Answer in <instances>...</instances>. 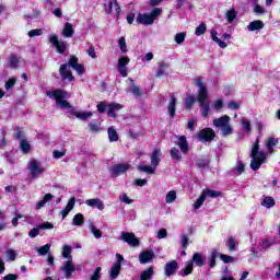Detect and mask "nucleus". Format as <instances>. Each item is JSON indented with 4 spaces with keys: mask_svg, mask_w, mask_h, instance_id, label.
<instances>
[{
    "mask_svg": "<svg viewBox=\"0 0 280 280\" xmlns=\"http://www.w3.org/2000/svg\"><path fill=\"white\" fill-rule=\"evenodd\" d=\"M46 95H48L50 97V100H55V102H56L57 106H59V108L71 109V112H70L71 115L77 117V119L86 121L88 119H91V117H93L92 112L74 110L73 107L71 106V104L69 102H67V100H69V97H71V95L69 93H67V91H63V90L47 91Z\"/></svg>",
    "mask_w": 280,
    "mask_h": 280,
    "instance_id": "1",
    "label": "nucleus"
},
{
    "mask_svg": "<svg viewBox=\"0 0 280 280\" xmlns=\"http://www.w3.org/2000/svg\"><path fill=\"white\" fill-rule=\"evenodd\" d=\"M195 84L198 86L197 102L200 106L201 117H209V112L211 110V101H209V92L205 82L201 78L195 79Z\"/></svg>",
    "mask_w": 280,
    "mask_h": 280,
    "instance_id": "2",
    "label": "nucleus"
},
{
    "mask_svg": "<svg viewBox=\"0 0 280 280\" xmlns=\"http://www.w3.org/2000/svg\"><path fill=\"white\" fill-rule=\"evenodd\" d=\"M250 159V168L253 172H257L268 159L266 152L259 151V138L253 143Z\"/></svg>",
    "mask_w": 280,
    "mask_h": 280,
    "instance_id": "3",
    "label": "nucleus"
},
{
    "mask_svg": "<svg viewBox=\"0 0 280 280\" xmlns=\"http://www.w3.org/2000/svg\"><path fill=\"white\" fill-rule=\"evenodd\" d=\"M212 124L214 128L220 130L222 137H230V135H233V126H231V117L229 115L215 118Z\"/></svg>",
    "mask_w": 280,
    "mask_h": 280,
    "instance_id": "4",
    "label": "nucleus"
},
{
    "mask_svg": "<svg viewBox=\"0 0 280 280\" xmlns=\"http://www.w3.org/2000/svg\"><path fill=\"white\" fill-rule=\"evenodd\" d=\"M161 14H163V9L154 8L151 13H139L136 21L140 25H153Z\"/></svg>",
    "mask_w": 280,
    "mask_h": 280,
    "instance_id": "5",
    "label": "nucleus"
},
{
    "mask_svg": "<svg viewBox=\"0 0 280 280\" xmlns=\"http://www.w3.org/2000/svg\"><path fill=\"white\" fill-rule=\"evenodd\" d=\"M159 163H161V149H155L151 154V166L139 165L138 170L145 174H154L156 172V167H159Z\"/></svg>",
    "mask_w": 280,
    "mask_h": 280,
    "instance_id": "6",
    "label": "nucleus"
},
{
    "mask_svg": "<svg viewBox=\"0 0 280 280\" xmlns=\"http://www.w3.org/2000/svg\"><path fill=\"white\" fill-rule=\"evenodd\" d=\"M106 108H107V115L109 117H117V114H115V110H121V108H124V105L119 104V103H110L108 105L104 104V103H100L97 105V110L98 113H106Z\"/></svg>",
    "mask_w": 280,
    "mask_h": 280,
    "instance_id": "7",
    "label": "nucleus"
},
{
    "mask_svg": "<svg viewBox=\"0 0 280 280\" xmlns=\"http://www.w3.org/2000/svg\"><path fill=\"white\" fill-rule=\"evenodd\" d=\"M28 170L32 178H38L40 174L45 173V167L37 160H31L28 162Z\"/></svg>",
    "mask_w": 280,
    "mask_h": 280,
    "instance_id": "8",
    "label": "nucleus"
},
{
    "mask_svg": "<svg viewBox=\"0 0 280 280\" xmlns=\"http://www.w3.org/2000/svg\"><path fill=\"white\" fill-rule=\"evenodd\" d=\"M197 137L201 143H211L215 139V131L212 128H205L198 132Z\"/></svg>",
    "mask_w": 280,
    "mask_h": 280,
    "instance_id": "9",
    "label": "nucleus"
},
{
    "mask_svg": "<svg viewBox=\"0 0 280 280\" xmlns=\"http://www.w3.org/2000/svg\"><path fill=\"white\" fill-rule=\"evenodd\" d=\"M130 167H132V165H130L129 163L115 164L112 166V176H114V178H117V176H121V174H126V172H128Z\"/></svg>",
    "mask_w": 280,
    "mask_h": 280,
    "instance_id": "10",
    "label": "nucleus"
},
{
    "mask_svg": "<svg viewBox=\"0 0 280 280\" xmlns=\"http://www.w3.org/2000/svg\"><path fill=\"white\" fill-rule=\"evenodd\" d=\"M59 73L62 80H68V82H73V80H75V77H73V72H71V69H69V66L67 63L60 66Z\"/></svg>",
    "mask_w": 280,
    "mask_h": 280,
    "instance_id": "11",
    "label": "nucleus"
},
{
    "mask_svg": "<svg viewBox=\"0 0 280 280\" xmlns=\"http://www.w3.org/2000/svg\"><path fill=\"white\" fill-rule=\"evenodd\" d=\"M121 240L122 242H126L127 244H129V246H133V247L139 246V238L135 236V233L122 232Z\"/></svg>",
    "mask_w": 280,
    "mask_h": 280,
    "instance_id": "12",
    "label": "nucleus"
},
{
    "mask_svg": "<svg viewBox=\"0 0 280 280\" xmlns=\"http://www.w3.org/2000/svg\"><path fill=\"white\" fill-rule=\"evenodd\" d=\"M49 40L54 47H56L57 51L59 54H65V50L67 49V43L58 40V36L51 35L49 37Z\"/></svg>",
    "mask_w": 280,
    "mask_h": 280,
    "instance_id": "13",
    "label": "nucleus"
},
{
    "mask_svg": "<svg viewBox=\"0 0 280 280\" xmlns=\"http://www.w3.org/2000/svg\"><path fill=\"white\" fill-rule=\"evenodd\" d=\"M85 205L92 209H98V211H104L105 209L104 201L100 198L86 199Z\"/></svg>",
    "mask_w": 280,
    "mask_h": 280,
    "instance_id": "14",
    "label": "nucleus"
},
{
    "mask_svg": "<svg viewBox=\"0 0 280 280\" xmlns=\"http://www.w3.org/2000/svg\"><path fill=\"white\" fill-rule=\"evenodd\" d=\"M61 272H65L66 279H71V273L75 272V265H73V260H68L60 268Z\"/></svg>",
    "mask_w": 280,
    "mask_h": 280,
    "instance_id": "15",
    "label": "nucleus"
},
{
    "mask_svg": "<svg viewBox=\"0 0 280 280\" xmlns=\"http://www.w3.org/2000/svg\"><path fill=\"white\" fill-rule=\"evenodd\" d=\"M278 143H279L278 138H267L265 140V148H267V152L269 154H275V148H277Z\"/></svg>",
    "mask_w": 280,
    "mask_h": 280,
    "instance_id": "16",
    "label": "nucleus"
},
{
    "mask_svg": "<svg viewBox=\"0 0 280 280\" xmlns=\"http://www.w3.org/2000/svg\"><path fill=\"white\" fill-rule=\"evenodd\" d=\"M154 259V252L152 250H145L140 253L139 255V261L140 264H150Z\"/></svg>",
    "mask_w": 280,
    "mask_h": 280,
    "instance_id": "17",
    "label": "nucleus"
},
{
    "mask_svg": "<svg viewBox=\"0 0 280 280\" xmlns=\"http://www.w3.org/2000/svg\"><path fill=\"white\" fill-rule=\"evenodd\" d=\"M164 270H165L166 277H172V275H174V272H176V270H178V261H176V260L168 261L165 265Z\"/></svg>",
    "mask_w": 280,
    "mask_h": 280,
    "instance_id": "18",
    "label": "nucleus"
},
{
    "mask_svg": "<svg viewBox=\"0 0 280 280\" xmlns=\"http://www.w3.org/2000/svg\"><path fill=\"white\" fill-rule=\"evenodd\" d=\"M176 145L180 149L183 154H187L189 152V143L187 142V138L185 136H180Z\"/></svg>",
    "mask_w": 280,
    "mask_h": 280,
    "instance_id": "19",
    "label": "nucleus"
},
{
    "mask_svg": "<svg viewBox=\"0 0 280 280\" xmlns=\"http://www.w3.org/2000/svg\"><path fill=\"white\" fill-rule=\"evenodd\" d=\"M75 207V198H70V200L68 201L66 208L61 211V215L62 218H67L69 215L70 211H73V208Z\"/></svg>",
    "mask_w": 280,
    "mask_h": 280,
    "instance_id": "20",
    "label": "nucleus"
},
{
    "mask_svg": "<svg viewBox=\"0 0 280 280\" xmlns=\"http://www.w3.org/2000/svg\"><path fill=\"white\" fill-rule=\"evenodd\" d=\"M210 35H211L212 40H213L214 43H217V45H219V47H221V49H226V47H228L226 42H224V40H222V39H220V38L218 37V31L212 30V31L210 32Z\"/></svg>",
    "mask_w": 280,
    "mask_h": 280,
    "instance_id": "21",
    "label": "nucleus"
},
{
    "mask_svg": "<svg viewBox=\"0 0 280 280\" xmlns=\"http://www.w3.org/2000/svg\"><path fill=\"white\" fill-rule=\"evenodd\" d=\"M247 30L249 32H257V30H264V22L260 21V20H256L254 22H250L248 25H247Z\"/></svg>",
    "mask_w": 280,
    "mask_h": 280,
    "instance_id": "22",
    "label": "nucleus"
},
{
    "mask_svg": "<svg viewBox=\"0 0 280 280\" xmlns=\"http://www.w3.org/2000/svg\"><path fill=\"white\" fill-rule=\"evenodd\" d=\"M190 261L198 266V268H202V266H205V256H202L200 253H195L192 255V260Z\"/></svg>",
    "mask_w": 280,
    "mask_h": 280,
    "instance_id": "23",
    "label": "nucleus"
},
{
    "mask_svg": "<svg viewBox=\"0 0 280 280\" xmlns=\"http://www.w3.org/2000/svg\"><path fill=\"white\" fill-rule=\"evenodd\" d=\"M220 252H218V249H212L210 255L208 256V260H209V266L210 268H215V259H218V257H220Z\"/></svg>",
    "mask_w": 280,
    "mask_h": 280,
    "instance_id": "24",
    "label": "nucleus"
},
{
    "mask_svg": "<svg viewBox=\"0 0 280 280\" xmlns=\"http://www.w3.org/2000/svg\"><path fill=\"white\" fill-rule=\"evenodd\" d=\"M54 198V195L51 194H46L44 196V198L42 200H39L35 207V209L37 211H39V209H43V207H45L47 205V202H50V200Z\"/></svg>",
    "mask_w": 280,
    "mask_h": 280,
    "instance_id": "25",
    "label": "nucleus"
},
{
    "mask_svg": "<svg viewBox=\"0 0 280 280\" xmlns=\"http://www.w3.org/2000/svg\"><path fill=\"white\" fill-rule=\"evenodd\" d=\"M194 272V261L189 260L186 262V267L179 271L182 277H187Z\"/></svg>",
    "mask_w": 280,
    "mask_h": 280,
    "instance_id": "26",
    "label": "nucleus"
},
{
    "mask_svg": "<svg viewBox=\"0 0 280 280\" xmlns=\"http://www.w3.org/2000/svg\"><path fill=\"white\" fill-rule=\"evenodd\" d=\"M152 277H154V268L149 267L148 269L143 270L140 273V280H152Z\"/></svg>",
    "mask_w": 280,
    "mask_h": 280,
    "instance_id": "27",
    "label": "nucleus"
},
{
    "mask_svg": "<svg viewBox=\"0 0 280 280\" xmlns=\"http://www.w3.org/2000/svg\"><path fill=\"white\" fill-rule=\"evenodd\" d=\"M167 110L171 117H174L176 115V96H171Z\"/></svg>",
    "mask_w": 280,
    "mask_h": 280,
    "instance_id": "28",
    "label": "nucleus"
},
{
    "mask_svg": "<svg viewBox=\"0 0 280 280\" xmlns=\"http://www.w3.org/2000/svg\"><path fill=\"white\" fill-rule=\"evenodd\" d=\"M203 198H218L220 196H222V192L218 191V190H213V189H205L202 192Z\"/></svg>",
    "mask_w": 280,
    "mask_h": 280,
    "instance_id": "29",
    "label": "nucleus"
},
{
    "mask_svg": "<svg viewBox=\"0 0 280 280\" xmlns=\"http://www.w3.org/2000/svg\"><path fill=\"white\" fill-rule=\"evenodd\" d=\"M120 271H121V266H119V262H115L109 270V277H112V279H117V277H119Z\"/></svg>",
    "mask_w": 280,
    "mask_h": 280,
    "instance_id": "30",
    "label": "nucleus"
},
{
    "mask_svg": "<svg viewBox=\"0 0 280 280\" xmlns=\"http://www.w3.org/2000/svg\"><path fill=\"white\" fill-rule=\"evenodd\" d=\"M73 25L71 23H66L62 32L63 36L66 38H71V36H73Z\"/></svg>",
    "mask_w": 280,
    "mask_h": 280,
    "instance_id": "31",
    "label": "nucleus"
},
{
    "mask_svg": "<svg viewBox=\"0 0 280 280\" xmlns=\"http://www.w3.org/2000/svg\"><path fill=\"white\" fill-rule=\"evenodd\" d=\"M107 132L109 141H119V135L117 133V129H115V127H109Z\"/></svg>",
    "mask_w": 280,
    "mask_h": 280,
    "instance_id": "32",
    "label": "nucleus"
},
{
    "mask_svg": "<svg viewBox=\"0 0 280 280\" xmlns=\"http://www.w3.org/2000/svg\"><path fill=\"white\" fill-rule=\"evenodd\" d=\"M261 205L262 207H266V209H272V207H275V198L264 197Z\"/></svg>",
    "mask_w": 280,
    "mask_h": 280,
    "instance_id": "33",
    "label": "nucleus"
},
{
    "mask_svg": "<svg viewBox=\"0 0 280 280\" xmlns=\"http://www.w3.org/2000/svg\"><path fill=\"white\" fill-rule=\"evenodd\" d=\"M226 21L230 23H233L235 19L237 18V11L235 9H231L225 13Z\"/></svg>",
    "mask_w": 280,
    "mask_h": 280,
    "instance_id": "34",
    "label": "nucleus"
},
{
    "mask_svg": "<svg viewBox=\"0 0 280 280\" xmlns=\"http://www.w3.org/2000/svg\"><path fill=\"white\" fill-rule=\"evenodd\" d=\"M185 38H187V33L182 32L175 35L174 40L177 45H183L185 43Z\"/></svg>",
    "mask_w": 280,
    "mask_h": 280,
    "instance_id": "35",
    "label": "nucleus"
},
{
    "mask_svg": "<svg viewBox=\"0 0 280 280\" xmlns=\"http://www.w3.org/2000/svg\"><path fill=\"white\" fill-rule=\"evenodd\" d=\"M73 224L74 226H82L84 224V214L78 213L73 218Z\"/></svg>",
    "mask_w": 280,
    "mask_h": 280,
    "instance_id": "36",
    "label": "nucleus"
},
{
    "mask_svg": "<svg viewBox=\"0 0 280 280\" xmlns=\"http://www.w3.org/2000/svg\"><path fill=\"white\" fill-rule=\"evenodd\" d=\"M171 159L175 161H180V159H183L180 151L176 147L171 149Z\"/></svg>",
    "mask_w": 280,
    "mask_h": 280,
    "instance_id": "37",
    "label": "nucleus"
},
{
    "mask_svg": "<svg viewBox=\"0 0 280 280\" xmlns=\"http://www.w3.org/2000/svg\"><path fill=\"white\" fill-rule=\"evenodd\" d=\"M90 231L96 240H100L102 237V230L95 228L93 223L90 224Z\"/></svg>",
    "mask_w": 280,
    "mask_h": 280,
    "instance_id": "38",
    "label": "nucleus"
},
{
    "mask_svg": "<svg viewBox=\"0 0 280 280\" xmlns=\"http://www.w3.org/2000/svg\"><path fill=\"white\" fill-rule=\"evenodd\" d=\"M165 200H166L167 205H172V202H174L176 200V192H175V190H170L166 194Z\"/></svg>",
    "mask_w": 280,
    "mask_h": 280,
    "instance_id": "39",
    "label": "nucleus"
},
{
    "mask_svg": "<svg viewBox=\"0 0 280 280\" xmlns=\"http://www.w3.org/2000/svg\"><path fill=\"white\" fill-rule=\"evenodd\" d=\"M207 32V24L200 23L195 31L196 36H202Z\"/></svg>",
    "mask_w": 280,
    "mask_h": 280,
    "instance_id": "40",
    "label": "nucleus"
},
{
    "mask_svg": "<svg viewBox=\"0 0 280 280\" xmlns=\"http://www.w3.org/2000/svg\"><path fill=\"white\" fill-rule=\"evenodd\" d=\"M49 250H51V244H46V245L37 248L38 255H42V256L47 255V253H49Z\"/></svg>",
    "mask_w": 280,
    "mask_h": 280,
    "instance_id": "41",
    "label": "nucleus"
},
{
    "mask_svg": "<svg viewBox=\"0 0 280 280\" xmlns=\"http://www.w3.org/2000/svg\"><path fill=\"white\" fill-rule=\"evenodd\" d=\"M159 67H160V69L156 72V77L161 78L162 75H165V73H166L165 70L167 69L168 66L165 62H160Z\"/></svg>",
    "mask_w": 280,
    "mask_h": 280,
    "instance_id": "42",
    "label": "nucleus"
},
{
    "mask_svg": "<svg viewBox=\"0 0 280 280\" xmlns=\"http://www.w3.org/2000/svg\"><path fill=\"white\" fill-rule=\"evenodd\" d=\"M62 257H65V259L71 260V246H69V245H63V248H62Z\"/></svg>",
    "mask_w": 280,
    "mask_h": 280,
    "instance_id": "43",
    "label": "nucleus"
},
{
    "mask_svg": "<svg viewBox=\"0 0 280 280\" xmlns=\"http://www.w3.org/2000/svg\"><path fill=\"white\" fill-rule=\"evenodd\" d=\"M9 65L12 69H16L19 67V57L16 55H11Z\"/></svg>",
    "mask_w": 280,
    "mask_h": 280,
    "instance_id": "44",
    "label": "nucleus"
},
{
    "mask_svg": "<svg viewBox=\"0 0 280 280\" xmlns=\"http://www.w3.org/2000/svg\"><path fill=\"white\" fill-rule=\"evenodd\" d=\"M118 45H119L120 51H122V54L128 52V46L126 45V37H120L118 40Z\"/></svg>",
    "mask_w": 280,
    "mask_h": 280,
    "instance_id": "45",
    "label": "nucleus"
},
{
    "mask_svg": "<svg viewBox=\"0 0 280 280\" xmlns=\"http://www.w3.org/2000/svg\"><path fill=\"white\" fill-rule=\"evenodd\" d=\"M223 106H224V101H222V100H217L212 104V108H214V110H217V113H220L222 110Z\"/></svg>",
    "mask_w": 280,
    "mask_h": 280,
    "instance_id": "46",
    "label": "nucleus"
},
{
    "mask_svg": "<svg viewBox=\"0 0 280 280\" xmlns=\"http://www.w3.org/2000/svg\"><path fill=\"white\" fill-rule=\"evenodd\" d=\"M241 124H242L243 129L245 130V132H250V130H252L250 120L243 117V118H241Z\"/></svg>",
    "mask_w": 280,
    "mask_h": 280,
    "instance_id": "47",
    "label": "nucleus"
},
{
    "mask_svg": "<svg viewBox=\"0 0 280 280\" xmlns=\"http://www.w3.org/2000/svg\"><path fill=\"white\" fill-rule=\"evenodd\" d=\"M8 261H14L16 259V250L14 249H7L5 252Z\"/></svg>",
    "mask_w": 280,
    "mask_h": 280,
    "instance_id": "48",
    "label": "nucleus"
},
{
    "mask_svg": "<svg viewBox=\"0 0 280 280\" xmlns=\"http://www.w3.org/2000/svg\"><path fill=\"white\" fill-rule=\"evenodd\" d=\"M205 200H207V199L201 192L200 197L194 203V209H200L202 207V205H205Z\"/></svg>",
    "mask_w": 280,
    "mask_h": 280,
    "instance_id": "49",
    "label": "nucleus"
},
{
    "mask_svg": "<svg viewBox=\"0 0 280 280\" xmlns=\"http://www.w3.org/2000/svg\"><path fill=\"white\" fill-rule=\"evenodd\" d=\"M20 145H21V150H22V152H24V154H27V152H30V150H32V147L30 145V142H27V140H22Z\"/></svg>",
    "mask_w": 280,
    "mask_h": 280,
    "instance_id": "50",
    "label": "nucleus"
},
{
    "mask_svg": "<svg viewBox=\"0 0 280 280\" xmlns=\"http://www.w3.org/2000/svg\"><path fill=\"white\" fill-rule=\"evenodd\" d=\"M129 91L136 95V97H140L141 95V89H139V86L135 85V83H131Z\"/></svg>",
    "mask_w": 280,
    "mask_h": 280,
    "instance_id": "51",
    "label": "nucleus"
},
{
    "mask_svg": "<svg viewBox=\"0 0 280 280\" xmlns=\"http://www.w3.org/2000/svg\"><path fill=\"white\" fill-rule=\"evenodd\" d=\"M16 84V77L9 79L4 85L5 91H10Z\"/></svg>",
    "mask_w": 280,
    "mask_h": 280,
    "instance_id": "52",
    "label": "nucleus"
},
{
    "mask_svg": "<svg viewBox=\"0 0 280 280\" xmlns=\"http://www.w3.org/2000/svg\"><path fill=\"white\" fill-rule=\"evenodd\" d=\"M194 104H196V97L190 95L185 101V108H191V106H194Z\"/></svg>",
    "mask_w": 280,
    "mask_h": 280,
    "instance_id": "53",
    "label": "nucleus"
},
{
    "mask_svg": "<svg viewBox=\"0 0 280 280\" xmlns=\"http://www.w3.org/2000/svg\"><path fill=\"white\" fill-rule=\"evenodd\" d=\"M102 276V267H97L93 275L91 276L90 280H100V277Z\"/></svg>",
    "mask_w": 280,
    "mask_h": 280,
    "instance_id": "54",
    "label": "nucleus"
},
{
    "mask_svg": "<svg viewBox=\"0 0 280 280\" xmlns=\"http://www.w3.org/2000/svg\"><path fill=\"white\" fill-rule=\"evenodd\" d=\"M196 166L200 167V168H205L209 166V160H205V159H199L196 162Z\"/></svg>",
    "mask_w": 280,
    "mask_h": 280,
    "instance_id": "55",
    "label": "nucleus"
},
{
    "mask_svg": "<svg viewBox=\"0 0 280 280\" xmlns=\"http://www.w3.org/2000/svg\"><path fill=\"white\" fill-rule=\"evenodd\" d=\"M117 71L122 78H128V68L126 66H117Z\"/></svg>",
    "mask_w": 280,
    "mask_h": 280,
    "instance_id": "56",
    "label": "nucleus"
},
{
    "mask_svg": "<svg viewBox=\"0 0 280 280\" xmlns=\"http://www.w3.org/2000/svg\"><path fill=\"white\" fill-rule=\"evenodd\" d=\"M129 62H130V58H128V57H120L118 59V67H128Z\"/></svg>",
    "mask_w": 280,
    "mask_h": 280,
    "instance_id": "57",
    "label": "nucleus"
},
{
    "mask_svg": "<svg viewBox=\"0 0 280 280\" xmlns=\"http://www.w3.org/2000/svg\"><path fill=\"white\" fill-rule=\"evenodd\" d=\"M43 28H35L28 32L30 38H34V36H42Z\"/></svg>",
    "mask_w": 280,
    "mask_h": 280,
    "instance_id": "58",
    "label": "nucleus"
},
{
    "mask_svg": "<svg viewBox=\"0 0 280 280\" xmlns=\"http://www.w3.org/2000/svg\"><path fill=\"white\" fill-rule=\"evenodd\" d=\"M220 258L224 261V264H233L235 261V258L224 254H221Z\"/></svg>",
    "mask_w": 280,
    "mask_h": 280,
    "instance_id": "59",
    "label": "nucleus"
},
{
    "mask_svg": "<svg viewBox=\"0 0 280 280\" xmlns=\"http://www.w3.org/2000/svg\"><path fill=\"white\" fill-rule=\"evenodd\" d=\"M80 63H78V57L75 56H71L68 67H71V69H74L75 67H78Z\"/></svg>",
    "mask_w": 280,
    "mask_h": 280,
    "instance_id": "60",
    "label": "nucleus"
},
{
    "mask_svg": "<svg viewBox=\"0 0 280 280\" xmlns=\"http://www.w3.org/2000/svg\"><path fill=\"white\" fill-rule=\"evenodd\" d=\"M38 235H40V229L37 228H34L32 229L30 232H28V237H38Z\"/></svg>",
    "mask_w": 280,
    "mask_h": 280,
    "instance_id": "61",
    "label": "nucleus"
},
{
    "mask_svg": "<svg viewBox=\"0 0 280 280\" xmlns=\"http://www.w3.org/2000/svg\"><path fill=\"white\" fill-rule=\"evenodd\" d=\"M235 238H233V236H230L228 238V247H229V250H235Z\"/></svg>",
    "mask_w": 280,
    "mask_h": 280,
    "instance_id": "62",
    "label": "nucleus"
},
{
    "mask_svg": "<svg viewBox=\"0 0 280 280\" xmlns=\"http://www.w3.org/2000/svg\"><path fill=\"white\" fill-rule=\"evenodd\" d=\"M66 154H67V151L55 150L52 152L54 159H62V156H65Z\"/></svg>",
    "mask_w": 280,
    "mask_h": 280,
    "instance_id": "63",
    "label": "nucleus"
},
{
    "mask_svg": "<svg viewBox=\"0 0 280 280\" xmlns=\"http://www.w3.org/2000/svg\"><path fill=\"white\" fill-rule=\"evenodd\" d=\"M89 128L91 132H100V125L97 122H90Z\"/></svg>",
    "mask_w": 280,
    "mask_h": 280,
    "instance_id": "64",
    "label": "nucleus"
}]
</instances>
